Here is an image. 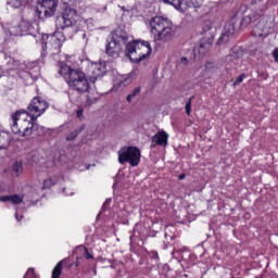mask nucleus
Returning <instances> with one entry per match:
<instances>
[{"instance_id":"nucleus-1","label":"nucleus","mask_w":278,"mask_h":278,"mask_svg":"<svg viewBox=\"0 0 278 278\" xmlns=\"http://www.w3.org/2000/svg\"><path fill=\"white\" fill-rule=\"evenodd\" d=\"M59 74L64 77L67 86H70L71 90H74V92L84 94L90 90L88 78L81 70H73L71 66L62 64L59 70Z\"/></svg>"},{"instance_id":"nucleus-2","label":"nucleus","mask_w":278,"mask_h":278,"mask_svg":"<svg viewBox=\"0 0 278 278\" xmlns=\"http://www.w3.org/2000/svg\"><path fill=\"white\" fill-rule=\"evenodd\" d=\"M149 27L154 42L166 43L173 40V22L167 17H152Z\"/></svg>"},{"instance_id":"nucleus-3","label":"nucleus","mask_w":278,"mask_h":278,"mask_svg":"<svg viewBox=\"0 0 278 278\" xmlns=\"http://www.w3.org/2000/svg\"><path fill=\"white\" fill-rule=\"evenodd\" d=\"M23 114H27L25 111H17L11 115V131L21 138L31 136L34 131L39 129V125L36 121H29L23 117Z\"/></svg>"},{"instance_id":"nucleus-4","label":"nucleus","mask_w":278,"mask_h":278,"mask_svg":"<svg viewBox=\"0 0 278 278\" xmlns=\"http://www.w3.org/2000/svg\"><path fill=\"white\" fill-rule=\"evenodd\" d=\"M75 16H77V10L65 8L63 14L56 18V25L63 29V31H74L78 34L85 45H88V34L84 30H77L75 25Z\"/></svg>"},{"instance_id":"nucleus-5","label":"nucleus","mask_w":278,"mask_h":278,"mask_svg":"<svg viewBox=\"0 0 278 278\" xmlns=\"http://www.w3.org/2000/svg\"><path fill=\"white\" fill-rule=\"evenodd\" d=\"M152 51L153 49L149 41L134 40L126 45V55L129 58L130 62L135 64H140L142 60H147Z\"/></svg>"},{"instance_id":"nucleus-6","label":"nucleus","mask_w":278,"mask_h":278,"mask_svg":"<svg viewBox=\"0 0 278 278\" xmlns=\"http://www.w3.org/2000/svg\"><path fill=\"white\" fill-rule=\"evenodd\" d=\"M42 40H46L42 45L43 51L50 53V55H58L62 49V42H64L66 38H64V34L55 33L52 35H47L46 38L43 36Z\"/></svg>"},{"instance_id":"nucleus-7","label":"nucleus","mask_w":278,"mask_h":278,"mask_svg":"<svg viewBox=\"0 0 278 278\" xmlns=\"http://www.w3.org/2000/svg\"><path fill=\"white\" fill-rule=\"evenodd\" d=\"M47 110H49V103L40 97H35L28 104L27 111L25 112L31 121H38Z\"/></svg>"},{"instance_id":"nucleus-8","label":"nucleus","mask_w":278,"mask_h":278,"mask_svg":"<svg viewBox=\"0 0 278 278\" xmlns=\"http://www.w3.org/2000/svg\"><path fill=\"white\" fill-rule=\"evenodd\" d=\"M119 164L128 162L130 166H138L140 164V149L136 147H125L118 151Z\"/></svg>"},{"instance_id":"nucleus-9","label":"nucleus","mask_w":278,"mask_h":278,"mask_svg":"<svg viewBox=\"0 0 278 278\" xmlns=\"http://www.w3.org/2000/svg\"><path fill=\"white\" fill-rule=\"evenodd\" d=\"M58 0H42L36 9L37 16L39 18H51L58 12Z\"/></svg>"},{"instance_id":"nucleus-10","label":"nucleus","mask_w":278,"mask_h":278,"mask_svg":"<svg viewBox=\"0 0 278 278\" xmlns=\"http://www.w3.org/2000/svg\"><path fill=\"white\" fill-rule=\"evenodd\" d=\"M236 23H238V14L233 15L224 26L222 35L217 40V45H227L229 40H233L236 36Z\"/></svg>"},{"instance_id":"nucleus-11","label":"nucleus","mask_w":278,"mask_h":278,"mask_svg":"<svg viewBox=\"0 0 278 278\" xmlns=\"http://www.w3.org/2000/svg\"><path fill=\"white\" fill-rule=\"evenodd\" d=\"M105 73H108L105 63H91L88 66V77L91 84H96L97 79H101Z\"/></svg>"},{"instance_id":"nucleus-12","label":"nucleus","mask_w":278,"mask_h":278,"mask_svg":"<svg viewBox=\"0 0 278 278\" xmlns=\"http://www.w3.org/2000/svg\"><path fill=\"white\" fill-rule=\"evenodd\" d=\"M256 18L257 23L252 28V36H254V38H266L268 36L266 17L258 15Z\"/></svg>"},{"instance_id":"nucleus-13","label":"nucleus","mask_w":278,"mask_h":278,"mask_svg":"<svg viewBox=\"0 0 278 278\" xmlns=\"http://www.w3.org/2000/svg\"><path fill=\"white\" fill-rule=\"evenodd\" d=\"M105 51L111 58H118V55H121V52L123 51V45L112 39L106 45Z\"/></svg>"},{"instance_id":"nucleus-14","label":"nucleus","mask_w":278,"mask_h":278,"mask_svg":"<svg viewBox=\"0 0 278 278\" xmlns=\"http://www.w3.org/2000/svg\"><path fill=\"white\" fill-rule=\"evenodd\" d=\"M112 40L122 45V47H127V41L129 40V35L127 31L123 30V28L115 29L114 34L112 35Z\"/></svg>"},{"instance_id":"nucleus-15","label":"nucleus","mask_w":278,"mask_h":278,"mask_svg":"<svg viewBox=\"0 0 278 278\" xmlns=\"http://www.w3.org/2000/svg\"><path fill=\"white\" fill-rule=\"evenodd\" d=\"M152 142L159 147H168V135L164 130L159 131L153 136Z\"/></svg>"},{"instance_id":"nucleus-16","label":"nucleus","mask_w":278,"mask_h":278,"mask_svg":"<svg viewBox=\"0 0 278 278\" xmlns=\"http://www.w3.org/2000/svg\"><path fill=\"white\" fill-rule=\"evenodd\" d=\"M26 68L28 71V75H30L31 79L35 81L38 79V77H40V65L38 64V61L28 63Z\"/></svg>"},{"instance_id":"nucleus-17","label":"nucleus","mask_w":278,"mask_h":278,"mask_svg":"<svg viewBox=\"0 0 278 278\" xmlns=\"http://www.w3.org/2000/svg\"><path fill=\"white\" fill-rule=\"evenodd\" d=\"M1 203H12L13 205H21L23 203V195H0Z\"/></svg>"},{"instance_id":"nucleus-18","label":"nucleus","mask_w":278,"mask_h":278,"mask_svg":"<svg viewBox=\"0 0 278 278\" xmlns=\"http://www.w3.org/2000/svg\"><path fill=\"white\" fill-rule=\"evenodd\" d=\"M12 142V136L9 132H0V150L8 149Z\"/></svg>"},{"instance_id":"nucleus-19","label":"nucleus","mask_w":278,"mask_h":278,"mask_svg":"<svg viewBox=\"0 0 278 278\" xmlns=\"http://www.w3.org/2000/svg\"><path fill=\"white\" fill-rule=\"evenodd\" d=\"M257 16H258L257 14L243 16L242 20L240 21V28L247 29V27H249V25H251L252 23H255V21H257Z\"/></svg>"},{"instance_id":"nucleus-20","label":"nucleus","mask_w":278,"mask_h":278,"mask_svg":"<svg viewBox=\"0 0 278 278\" xmlns=\"http://www.w3.org/2000/svg\"><path fill=\"white\" fill-rule=\"evenodd\" d=\"M240 58H242V48L236 46L231 49L227 60H230V62H236L237 60H240Z\"/></svg>"},{"instance_id":"nucleus-21","label":"nucleus","mask_w":278,"mask_h":278,"mask_svg":"<svg viewBox=\"0 0 278 278\" xmlns=\"http://www.w3.org/2000/svg\"><path fill=\"white\" fill-rule=\"evenodd\" d=\"M203 0H182V11L188 8H201Z\"/></svg>"},{"instance_id":"nucleus-22","label":"nucleus","mask_w":278,"mask_h":278,"mask_svg":"<svg viewBox=\"0 0 278 278\" xmlns=\"http://www.w3.org/2000/svg\"><path fill=\"white\" fill-rule=\"evenodd\" d=\"M58 181H60L58 176H50L48 179L43 180L42 190H51Z\"/></svg>"},{"instance_id":"nucleus-23","label":"nucleus","mask_w":278,"mask_h":278,"mask_svg":"<svg viewBox=\"0 0 278 278\" xmlns=\"http://www.w3.org/2000/svg\"><path fill=\"white\" fill-rule=\"evenodd\" d=\"M163 3L173 5L176 10L184 12V0H163Z\"/></svg>"},{"instance_id":"nucleus-24","label":"nucleus","mask_w":278,"mask_h":278,"mask_svg":"<svg viewBox=\"0 0 278 278\" xmlns=\"http://www.w3.org/2000/svg\"><path fill=\"white\" fill-rule=\"evenodd\" d=\"M27 25L25 22H22L18 26H13L9 29L10 36H23V30H21L23 27Z\"/></svg>"},{"instance_id":"nucleus-25","label":"nucleus","mask_w":278,"mask_h":278,"mask_svg":"<svg viewBox=\"0 0 278 278\" xmlns=\"http://www.w3.org/2000/svg\"><path fill=\"white\" fill-rule=\"evenodd\" d=\"M7 8L11 10H21L23 0H7Z\"/></svg>"},{"instance_id":"nucleus-26","label":"nucleus","mask_w":278,"mask_h":278,"mask_svg":"<svg viewBox=\"0 0 278 278\" xmlns=\"http://www.w3.org/2000/svg\"><path fill=\"white\" fill-rule=\"evenodd\" d=\"M85 129H86L85 125L79 126L78 129L71 131L70 134L66 135V140L67 141L75 140V138H77L79 134H81V131H84Z\"/></svg>"},{"instance_id":"nucleus-27","label":"nucleus","mask_w":278,"mask_h":278,"mask_svg":"<svg viewBox=\"0 0 278 278\" xmlns=\"http://www.w3.org/2000/svg\"><path fill=\"white\" fill-rule=\"evenodd\" d=\"M64 261L59 262L55 267L52 270V277L51 278H60L62 276V264Z\"/></svg>"},{"instance_id":"nucleus-28","label":"nucleus","mask_w":278,"mask_h":278,"mask_svg":"<svg viewBox=\"0 0 278 278\" xmlns=\"http://www.w3.org/2000/svg\"><path fill=\"white\" fill-rule=\"evenodd\" d=\"M62 3H64V5H68L66 8H70L71 10H73V8H77V5L78 8H81L80 5L81 2H79L78 0H62ZM71 5L73 8H71Z\"/></svg>"},{"instance_id":"nucleus-29","label":"nucleus","mask_w":278,"mask_h":278,"mask_svg":"<svg viewBox=\"0 0 278 278\" xmlns=\"http://www.w3.org/2000/svg\"><path fill=\"white\" fill-rule=\"evenodd\" d=\"M210 46H211L210 42H206V43L201 42L198 48V52L200 53V55H205L207 53V50L210 49Z\"/></svg>"},{"instance_id":"nucleus-30","label":"nucleus","mask_w":278,"mask_h":278,"mask_svg":"<svg viewBox=\"0 0 278 278\" xmlns=\"http://www.w3.org/2000/svg\"><path fill=\"white\" fill-rule=\"evenodd\" d=\"M13 173L16 177H20L21 174L23 173V164L22 163H14L13 164Z\"/></svg>"},{"instance_id":"nucleus-31","label":"nucleus","mask_w":278,"mask_h":278,"mask_svg":"<svg viewBox=\"0 0 278 278\" xmlns=\"http://www.w3.org/2000/svg\"><path fill=\"white\" fill-rule=\"evenodd\" d=\"M140 94V87H136L128 96H127V102L131 103L134 101L135 97H138Z\"/></svg>"},{"instance_id":"nucleus-32","label":"nucleus","mask_w":278,"mask_h":278,"mask_svg":"<svg viewBox=\"0 0 278 278\" xmlns=\"http://www.w3.org/2000/svg\"><path fill=\"white\" fill-rule=\"evenodd\" d=\"M212 29V22L211 21H204L202 23V34H207Z\"/></svg>"},{"instance_id":"nucleus-33","label":"nucleus","mask_w":278,"mask_h":278,"mask_svg":"<svg viewBox=\"0 0 278 278\" xmlns=\"http://www.w3.org/2000/svg\"><path fill=\"white\" fill-rule=\"evenodd\" d=\"M247 77V74H241L239 77H237V79L235 80V83L232 84V86H240V84H242L244 81V78Z\"/></svg>"},{"instance_id":"nucleus-34","label":"nucleus","mask_w":278,"mask_h":278,"mask_svg":"<svg viewBox=\"0 0 278 278\" xmlns=\"http://www.w3.org/2000/svg\"><path fill=\"white\" fill-rule=\"evenodd\" d=\"M192 97L189 99V101L185 105L186 113L188 116H190V112H192Z\"/></svg>"},{"instance_id":"nucleus-35","label":"nucleus","mask_w":278,"mask_h":278,"mask_svg":"<svg viewBox=\"0 0 278 278\" xmlns=\"http://www.w3.org/2000/svg\"><path fill=\"white\" fill-rule=\"evenodd\" d=\"M24 278H38V276H36V273L34 271V268H28Z\"/></svg>"},{"instance_id":"nucleus-36","label":"nucleus","mask_w":278,"mask_h":278,"mask_svg":"<svg viewBox=\"0 0 278 278\" xmlns=\"http://www.w3.org/2000/svg\"><path fill=\"white\" fill-rule=\"evenodd\" d=\"M15 218H16L17 223H21V220H23V215H21L18 208H16Z\"/></svg>"},{"instance_id":"nucleus-37","label":"nucleus","mask_w":278,"mask_h":278,"mask_svg":"<svg viewBox=\"0 0 278 278\" xmlns=\"http://www.w3.org/2000/svg\"><path fill=\"white\" fill-rule=\"evenodd\" d=\"M274 61L278 63V48H276L271 53Z\"/></svg>"},{"instance_id":"nucleus-38","label":"nucleus","mask_w":278,"mask_h":278,"mask_svg":"<svg viewBox=\"0 0 278 278\" xmlns=\"http://www.w3.org/2000/svg\"><path fill=\"white\" fill-rule=\"evenodd\" d=\"M76 114H77V118L81 121V118H84V109H79Z\"/></svg>"},{"instance_id":"nucleus-39","label":"nucleus","mask_w":278,"mask_h":278,"mask_svg":"<svg viewBox=\"0 0 278 278\" xmlns=\"http://www.w3.org/2000/svg\"><path fill=\"white\" fill-rule=\"evenodd\" d=\"M85 256H86V260H92V254H90V252H88L86 248H85Z\"/></svg>"},{"instance_id":"nucleus-40","label":"nucleus","mask_w":278,"mask_h":278,"mask_svg":"<svg viewBox=\"0 0 278 278\" xmlns=\"http://www.w3.org/2000/svg\"><path fill=\"white\" fill-rule=\"evenodd\" d=\"M63 192H65L66 197H73L74 192L72 190L66 191V189H63Z\"/></svg>"},{"instance_id":"nucleus-41","label":"nucleus","mask_w":278,"mask_h":278,"mask_svg":"<svg viewBox=\"0 0 278 278\" xmlns=\"http://www.w3.org/2000/svg\"><path fill=\"white\" fill-rule=\"evenodd\" d=\"M180 62L186 66L188 64V58L184 56L180 59Z\"/></svg>"},{"instance_id":"nucleus-42","label":"nucleus","mask_w":278,"mask_h":278,"mask_svg":"<svg viewBox=\"0 0 278 278\" xmlns=\"http://www.w3.org/2000/svg\"><path fill=\"white\" fill-rule=\"evenodd\" d=\"M84 23H85V25H92L93 21L92 20H86Z\"/></svg>"},{"instance_id":"nucleus-43","label":"nucleus","mask_w":278,"mask_h":278,"mask_svg":"<svg viewBox=\"0 0 278 278\" xmlns=\"http://www.w3.org/2000/svg\"><path fill=\"white\" fill-rule=\"evenodd\" d=\"M178 179H179L180 181H182V179H186V174H180V175L178 176Z\"/></svg>"},{"instance_id":"nucleus-44","label":"nucleus","mask_w":278,"mask_h":278,"mask_svg":"<svg viewBox=\"0 0 278 278\" xmlns=\"http://www.w3.org/2000/svg\"><path fill=\"white\" fill-rule=\"evenodd\" d=\"M152 257H154V260H157V252L152 253Z\"/></svg>"},{"instance_id":"nucleus-45","label":"nucleus","mask_w":278,"mask_h":278,"mask_svg":"<svg viewBox=\"0 0 278 278\" xmlns=\"http://www.w3.org/2000/svg\"><path fill=\"white\" fill-rule=\"evenodd\" d=\"M241 10H243V12H245L247 5H242V7H241Z\"/></svg>"},{"instance_id":"nucleus-46","label":"nucleus","mask_w":278,"mask_h":278,"mask_svg":"<svg viewBox=\"0 0 278 278\" xmlns=\"http://www.w3.org/2000/svg\"><path fill=\"white\" fill-rule=\"evenodd\" d=\"M105 205H108V202H104L102 210L105 211Z\"/></svg>"},{"instance_id":"nucleus-47","label":"nucleus","mask_w":278,"mask_h":278,"mask_svg":"<svg viewBox=\"0 0 278 278\" xmlns=\"http://www.w3.org/2000/svg\"><path fill=\"white\" fill-rule=\"evenodd\" d=\"M256 3H257V1H255V0H253V1L251 2L252 5H255Z\"/></svg>"},{"instance_id":"nucleus-48","label":"nucleus","mask_w":278,"mask_h":278,"mask_svg":"<svg viewBox=\"0 0 278 278\" xmlns=\"http://www.w3.org/2000/svg\"><path fill=\"white\" fill-rule=\"evenodd\" d=\"M257 1H260V3H262V1H264V0H257Z\"/></svg>"}]
</instances>
